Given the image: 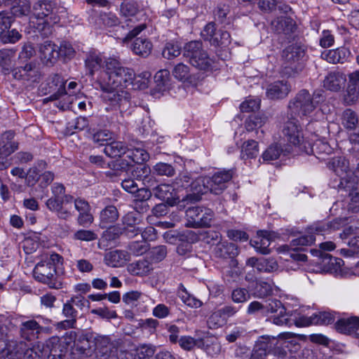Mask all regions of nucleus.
Segmentation results:
<instances>
[{
	"mask_svg": "<svg viewBox=\"0 0 359 359\" xmlns=\"http://www.w3.org/2000/svg\"><path fill=\"white\" fill-rule=\"evenodd\" d=\"M341 125L348 131L359 124V116L351 109H345L341 114Z\"/></svg>",
	"mask_w": 359,
	"mask_h": 359,
	"instance_id": "obj_43",
	"label": "nucleus"
},
{
	"mask_svg": "<svg viewBox=\"0 0 359 359\" xmlns=\"http://www.w3.org/2000/svg\"><path fill=\"white\" fill-rule=\"evenodd\" d=\"M128 147L120 141H113L105 144L104 152L111 158L120 157L126 154Z\"/></svg>",
	"mask_w": 359,
	"mask_h": 359,
	"instance_id": "obj_40",
	"label": "nucleus"
},
{
	"mask_svg": "<svg viewBox=\"0 0 359 359\" xmlns=\"http://www.w3.org/2000/svg\"><path fill=\"white\" fill-rule=\"evenodd\" d=\"M41 60L46 65H53L58 60L57 46L50 41H46L39 46Z\"/></svg>",
	"mask_w": 359,
	"mask_h": 359,
	"instance_id": "obj_22",
	"label": "nucleus"
},
{
	"mask_svg": "<svg viewBox=\"0 0 359 359\" xmlns=\"http://www.w3.org/2000/svg\"><path fill=\"white\" fill-rule=\"evenodd\" d=\"M226 321L219 310L213 312L207 320L208 328L214 330L222 327Z\"/></svg>",
	"mask_w": 359,
	"mask_h": 359,
	"instance_id": "obj_59",
	"label": "nucleus"
},
{
	"mask_svg": "<svg viewBox=\"0 0 359 359\" xmlns=\"http://www.w3.org/2000/svg\"><path fill=\"white\" fill-rule=\"evenodd\" d=\"M0 359H33L32 351L23 342L6 346L0 341Z\"/></svg>",
	"mask_w": 359,
	"mask_h": 359,
	"instance_id": "obj_12",
	"label": "nucleus"
},
{
	"mask_svg": "<svg viewBox=\"0 0 359 359\" xmlns=\"http://www.w3.org/2000/svg\"><path fill=\"white\" fill-rule=\"evenodd\" d=\"M271 29L278 34H290L292 32L295 28V23L291 18L278 17L274 19L271 23Z\"/></svg>",
	"mask_w": 359,
	"mask_h": 359,
	"instance_id": "obj_29",
	"label": "nucleus"
},
{
	"mask_svg": "<svg viewBox=\"0 0 359 359\" xmlns=\"http://www.w3.org/2000/svg\"><path fill=\"white\" fill-rule=\"evenodd\" d=\"M359 88V69L348 74L347 91L353 98L358 97Z\"/></svg>",
	"mask_w": 359,
	"mask_h": 359,
	"instance_id": "obj_50",
	"label": "nucleus"
},
{
	"mask_svg": "<svg viewBox=\"0 0 359 359\" xmlns=\"http://www.w3.org/2000/svg\"><path fill=\"white\" fill-rule=\"evenodd\" d=\"M283 138L287 142V146H297L304 141V135L301 126L294 117L287 116V120L284 123L282 130Z\"/></svg>",
	"mask_w": 359,
	"mask_h": 359,
	"instance_id": "obj_11",
	"label": "nucleus"
},
{
	"mask_svg": "<svg viewBox=\"0 0 359 359\" xmlns=\"http://www.w3.org/2000/svg\"><path fill=\"white\" fill-rule=\"evenodd\" d=\"M177 296L184 304L191 308L198 309L203 305L202 302L190 294L182 284H180L178 287Z\"/></svg>",
	"mask_w": 359,
	"mask_h": 359,
	"instance_id": "obj_39",
	"label": "nucleus"
},
{
	"mask_svg": "<svg viewBox=\"0 0 359 359\" xmlns=\"http://www.w3.org/2000/svg\"><path fill=\"white\" fill-rule=\"evenodd\" d=\"M153 45L146 38H137L133 44V51L138 55L147 57L151 52Z\"/></svg>",
	"mask_w": 359,
	"mask_h": 359,
	"instance_id": "obj_41",
	"label": "nucleus"
},
{
	"mask_svg": "<svg viewBox=\"0 0 359 359\" xmlns=\"http://www.w3.org/2000/svg\"><path fill=\"white\" fill-rule=\"evenodd\" d=\"M215 35L211 45L215 46H227L231 43V35L227 31L219 29Z\"/></svg>",
	"mask_w": 359,
	"mask_h": 359,
	"instance_id": "obj_63",
	"label": "nucleus"
},
{
	"mask_svg": "<svg viewBox=\"0 0 359 359\" xmlns=\"http://www.w3.org/2000/svg\"><path fill=\"white\" fill-rule=\"evenodd\" d=\"M338 332L359 337V318L353 316L338 320L335 324Z\"/></svg>",
	"mask_w": 359,
	"mask_h": 359,
	"instance_id": "obj_21",
	"label": "nucleus"
},
{
	"mask_svg": "<svg viewBox=\"0 0 359 359\" xmlns=\"http://www.w3.org/2000/svg\"><path fill=\"white\" fill-rule=\"evenodd\" d=\"M189 191L186 196L182 199V203L189 201L190 203L197 202L201 200V195L210 191L208 177H200L191 181Z\"/></svg>",
	"mask_w": 359,
	"mask_h": 359,
	"instance_id": "obj_15",
	"label": "nucleus"
},
{
	"mask_svg": "<svg viewBox=\"0 0 359 359\" xmlns=\"http://www.w3.org/2000/svg\"><path fill=\"white\" fill-rule=\"evenodd\" d=\"M50 88H57V91L47 98L48 100H55L66 94L65 81L57 74L50 75L48 83Z\"/></svg>",
	"mask_w": 359,
	"mask_h": 359,
	"instance_id": "obj_34",
	"label": "nucleus"
},
{
	"mask_svg": "<svg viewBox=\"0 0 359 359\" xmlns=\"http://www.w3.org/2000/svg\"><path fill=\"white\" fill-rule=\"evenodd\" d=\"M276 238L273 232L267 231H259L255 239L250 241L252 246L257 252L262 255H268L271 252L269 245L271 241Z\"/></svg>",
	"mask_w": 359,
	"mask_h": 359,
	"instance_id": "obj_19",
	"label": "nucleus"
},
{
	"mask_svg": "<svg viewBox=\"0 0 359 359\" xmlns=\"http://www.w3.org/2000/svg\"><path fill=\"white\" fill-rule=\"evenodd\" d=\"M30 12L31 6L28 0H21L20 4H16L12 7L11 13L13 17H22L28 15Z\"/></svg>",
	"mask_w": 359,
	"mask_h": 359,
	"instance_id": "obj_54",
	"label": "nucleus"
},
{
	"mask_svg": "<svg viewBox=\"0 0 359 359\" xmlns=\"http://www.w3.org/2000/svg\"><path fill=\"white\" fill-rule=\"evenodd\" d=\"M316 238L314 235L309 233L299 236L295 239L292 240L290 243V245L292 248L293 250H299L302 247L308 246L312 245Z\"/></svg>",
	"mask_w": 359,
	"mask_h": 359,
	"instance_id": "obj_51",
	"label": "nucleus"
},
{
	"mask_svg": "<svg viewBox=\"0 0 359 359\" xmlns=\"http://www.w3.org/2000/svg\"><path fill=\"white\" fill-rule=\"evenodd\" d=\"M346 57L344 49H334L322 53V58L332 64L343 63Z\"/></svg>",
	"mask_w": 359,
	"mask_h": 359,
	"instance_id": "obj_44",
	"label": "nucleus"
},
{
	"mask_svg": "<svg viewBox=\"0 0 359 359\" xmlns=\"http://www.w3.org/2000/svg\"><path fill=\"white\" fill-rule=\"evenodd\" d=\"M343 219L341 218H336L329 222H318L310 226L309 233L313 234H323L329 231L337 230L343 224Z\"/></svg>",
	"mask_w": 359,
	"mask_h": 359,
	"instance_id": "obj_28",
	"label": "nucleus"
},
{
	"mask_svg": "<svg viewBox=\"0 0 359 359\" xmlns=\"http://www.w3.org/2000/svg\"><path fill=\"white\" fill-rule=\"evenodd\" d=\"M155 353V348L151 345L143 344L135 349L133 352H126V359H145L151 357Z\"/></svg>",
	"mask_w": 359,
	"mask_h": 359,
	"instance_id": "obj_38",
	"label": "nucleus"
},
{
	"mask_svg": "<svg viewBox=\"0 0 359 359\" xmlns=\"http://www.w3.org/2000/svg\"><path fill=\"white\" fill-rule=\"evenodd\" d=\"M183 55L189 59V63L194 67L208 71L212 67V60L203 50L200 41H191L185 44Z\"/></svg>",
	"mask_w": 359,
	"mask_h": 359,
	"instance_id": "obj_7",
	"label": "nucleus"
},
{
	"mask_svg": "<svg viewBox=\"0 0 359 359\" xmlns=\"http://www.w3.org/2000/svg\"><path fill=\"white\" fill-rule=\"evenodd\" d=\"M167 255V249L166 247L164 245H159L153 248L150 250V251L148 253V255L149 256V258L151 259V261L153 262H159L162 261Z\"/></svg>",
	"mask_w": 359,
	"mask_h": 359,
	"instance_id": "obj_60",
	"label": "nucleus"
},
{
	"mask_svg": "<svg viewBox=\"0 0 359 359\" xmlns=\"http://www.w3.org/2000/svg\"><path fill=\"white\" fill-rule=\"evenodd\" d=\"M13 76L15 79L36 82L39 79V74L36 64L29 62L24 67L13 69Z\"/></svg>",
	"mask_w": 359,
	"mask_h": 359,
	"instance_id": "obj_20",
	"label": "nucleus"
},
{
	"mask_svg": "<svg viewBox=\"0 0 359 359\" xmlns=\"http://www.w3.org/2000/svg\"><path fill=\"white\" fill-rule=\"evenodd\" d=\"M93 343L95 349L98 350L103 354L111 353L113 349L116 348L114 343L107 336L97 335L94 337Z\"/></svg>",
	"mask_w": 359,
	"mask_h": 359,
	"instance_id": "obj_42",
	"label": "nucleus"
},
{
	"mask_svg": "<svg viewBox=\"0 0 359 359\" xmlns=\"http://www.w3.org/2000/svg\"><path fill=\"white\" fill-rule=\"evenodd\" d=\"M123 226H141L142 216L137 212H129L122 218Z\"/></svg>",
	"mask_w": 359,
	"mask_h": 359,
	"instance_id": "obj_58",
	"label": "nucleus"
},
{
	"mask_svg": "<svg viewBox=\"0 0 359 359\" xmlns=\"http://www.w3.org/2000/svg\"><path fill=\"white\" fill-rule=\"evenodd\" d=\"M290 90L291 87L287 81H278L269 85L266 95L271 100L283 99L287 96Z\"/></svg>",
	"mask_w": 359,
	"mask_h": 359,
	"instance_id": "obj_23",
	"label": "nucleus"
},
{
	"mask_svg": "<svg viewBox=\"0 0 359 359\" xmlns=\"http://www.w3.org/2000/svg\"><path fill=\"white\" fill-rule=\"evenodd\" d=\"M105 71L108 80L101 86L103 100L121 112L127 110L130 106V96L126 89L133 85L135 78L134 71L123 67L116 57L105 60Z\"/></svg>",
	"mask_w": 359,
	"mask_h": 359,
	"instance_id": "obj_1",
	"label": "nucleus"
},
{
	"mask_svg": "<svg viewBox=\"0 0 359 359\" xmlns=\"http://www.w3.org/2000/svg\"><path fill=\"white\" fill-rule=\"evenodd\" d=\"M62 257L57 253L43 255L41 261L36 264L34 269V279L48 285L50 288H61V282L57 280L56 266L62 262Z\"/></svg>",
	"mask_w": 359,
	"mask_h": 359,
	"instance_id": "obj_3",
	"label": "nucleus"
},
{
	"mask_svg": "<svg viewBox=\"0 0 359 359\" xmlns=\"http://www.w3.org/2000/svg\"><path fill=\"white\" fill-rule=\"evenodd\" d=\"M72 238L76 241L90 242L97 239V235L91 230L79 229L76 231Z\"/></svg>",
	"mask_w": 359,
	"mask_h": 359,
	"instance_id": "obj_56",
	"label": "nucleus"
},
{
	"mask_svg": "<svg viewBox=\"0 0 359 359\" xmlns=\"http://www.w3.org/2000/svg\"><path fill=\"white\" fill-rule=\"evenodd\" d=\"M320 98L321 95L318 93L311 95L308 90H301L288 104L289 115L306 116L311 114L321 100Z\"/></svg>",
	"mask_w": 359,
	"mask_h": 359,
	"instance_id": "obj_6",
	"label": "nucleus"
},
{
	"mask_svg": "<svg viewBox=\"0 0 359 359\" xmlns=\"http://www.w3.org/2000/svg\"><path fill=\"white\" fill-rule=\"evenodd\" d=\"M180 346L187 351H192L196 346L205 350L208 353H211L210 348L208 345H205L203 339H194L190 336H182L178 341Z\"/></svg>",
	"mask_w": 359,
	"mask_h": 359,
	"instance_id": "obj_30",
	"label": "nucleus"
},
{
	"mask_svg": "<svg viewBox=\"0 0 359 359\" xmlns=\"http://www.w3.org/2000/svg\"><path fill=\"white\" fill-rule=\"evenodd\" d=\"M154 266L151 262L147 259H139L130 264L128 266V271L134 276H144L153 271Z\"/></svg>",
	"mask_w": 359,
	"mask_h": 359,
	"instance_id": "obj_31",
	"label": "nucleus"
},
{
	"mask_svg": "<svg viewBox=\"0 0 359 359\" xmlns=\"http://www.w3.org/2000/svg\"><path fill=\"white\" fill-rule=\"evenodd\" d=\"M103 60L101 55L95 51L90 52L86 56L85 60V65L88 74L93 76L95 72L99 70L100 68L105 69V60Z\"/></svg>",
	"mask_w": 359,
	"mask_h": 359,
	"instance_id": "obj_32",
	"label": "nucleus"
},
{
	"mask_svg": "<svg viewBox=\"0 0 359 359\" xmlns=\"http://www.w3.org/2000/svg\"><path fill=\"white\" fill-rule=\"evenodd\" d=\"M88 126V120L86 117L80 116L76 118L72 122L67 123V129L70 133H74L75 130H82Z\"/></svg>",
	"mask_w": 359,
	"mask_h": 359,
	"instance_id": "obj_62",
	"label": "nucleus"
},
{
	"mask_svg": "<svg viewBox=\"0 0 359 359\" xmlns=\"http://www.w3.org/2000/svg\"><path fill=\"white\" fill-rule=\"evenodd\" d=\"M346 81V76L339 72H330L323 81V86L331 91H339L344 86Z\"/></svg>",
	"mask_w": 359,
	"mask_h": 359,
	"instance_id": "obj_24",
	"label": "nucleus"
},
{
	"mask_svg": "<svg viewBox=\"0 0 359 359\" xmlns=\"http://www.w3.org/2000/svg\"><path fill=\"white\" fill-rule=\"evenodd\" d=\"M214 254L219 258L232 259L238 255V250L235 243L219 242L214 248Z\"/></svg>",
	"mask_w": 359,
	"mask_h": 359,
	"instance_id": "obj_26",
	"label": "nucleus"
},
{
	"mask_svg": "<svg viewBox=\"0 0 359 359\" xmlns=\"http://www.w3.org/2000/svg\"><path fill=\"white\" fill-rule=\"evenodd\" d=\"M259 153L258 143L255 140H248L243 143L241 149V157L246 160L257 157Z\"/></svg>",
	"mask_w": 359,
	"mask_h": 359,
	"instance_id": "obj_45",
	"label": "nucleus"
},
{
	"mask_svg": "<svg viewBox=\"0 0 359 359\" xmlns=\"http://www.w3.org/2000/svg\"><path fill=\"white\" fill-rule=\"evenodd\" d=\"M187 226L199 228L210 225L213 212L209 208L202 207H190L186 210Z\"/></svg>",
	"mask_w": 359,
	"mask_h": 359,
	"instance_id": "obj_10",
	"label": "nucleus"
},
{
	"mask_svg": "<svg viewBox=\"0 0 359 359\" xmlns=\"http://www.w3.org/2000/svg\"><path fill=\"white\" fill-rule=\"evenodd\" d=\"M18 149V142L14 140V133L5 132L1 137L0 156L7 157Z\"/></svg>",
	"mask_w": 359,
	"mask_h": 359,
	"instance_id": "obj_25",
	"label": "nucleus"
},
{
	"mask_svg": "<svg viewBox=\"0 0 359 359\" xmlns=\"http://www.w3.org/2000/svg\"><path fill=\"white\" fill-rule=\"evenodd\" d=\"M150 168L145 164L138 165L133 171V177L138 181H142L143 184L149 183L151 179Z\"/></svg>",
	"mask_w": 359,
	"mask_h": 359,
	"instance_id": "obj_47",
	"label": "nucleus"
},
{
	"mask_svg": "<svg viewBox=\"0 0 359 359\" xmlns=\"http://www.w3.org/2000/svg\"><path fill=\"white\" fill-rule=\"evenodd\" d=\"M172 73L175 79L184 81L190 77V68L188 65L180 62L174 67Z\"/></svg>",
	"mask_w": 359,
	"mask_h": 359,
	"instance_id": "obj_52",
	"label": "nucleus"
},
{
	"mask_svg": "<svg viewBox=\"0 0 359 359\" xmlns=\"http://www.w3.org/2000/svg\"><path fill=\"white\" fill-rule=\"evenodd\" d=\"M118 217V211L116 206H107L100 213V227L102 229L107 228L109 225L114 223Z\"/></svg>",
	"mask_w": 359,
	"mask_h": 359,
	"instance_id": "obj_33",
	"label": "nucleus"
},
{
	"mask_svg": "<svg viewBox=\"0 0 359 359\" xmlns=\"http://www.w3.org/2000/svg\"><path fill=\"white\" fill-rule=\"evenodd\" d=\"M127 157L132 162L135 163L143 164L142 163L147 161L149 158V154L142 148L128 149L126 152Z\"/></svg>",
	"mask_w": 359,
	"mask_h": 359,
	"instance_id": "obj_46",
	"label": "nucleus"
},
{
	"mask_svg": "<svg viewBox=\"0 0 359 359\" xmlns=\"http://www.w3.org/2000/svg\"><path fill=\"white\" fill-rule=\"evenodd\" d=\"M99 20L100 22L107 27H117V31L119 30V20L116 14L108 12V13H102L100 15ZM120 30H123L120 29Z\"/></svg>",
	"mask_w": 359,
	"mask_h": 359,
	"instance_id": "obj_53",
	"label": "nucleus"
},
{
	"mask_svg": "<svg viewBox=\"0 0 359 359\" xmlns=\"http://www.w3.org/2000/svg\"><path fill=\"white\" fill-rule=\"evenodd\" d=\"M15 56V51L12 49H3L0 50V66L8 69L12 65V59Z\"/></svg>",
	"mask_w": 359,
	"mask_h": 359,
	"instance_id": "obj_64",
	"label": "nucleus"
},
{
	"mask_svg": "<svg viewBox=\"0 0 359 359\" xmlns=\"http://www.w3.org/2000/svg\"><path fill=\"white\" fill-rule=\"evenodd\" d=\"M231 170H221L215 172L211 177H208L210 192L219 195L227 187L228 182L231 180Z\"/></svg>",
	"mask_w": 359,
	"mask_h": 359,
	"instance_id": "obj_16",
	"label": "nucleus"
},
{
	"mask_svg": "<svg viewBox=\"0 0 359 359\" xmlns=\"http://www.w3.org/2000/svg\"><path fill=\"white\" fill-rule=\"evenodd\" d=\"M120 11L121 15L126 18V20L121 27H118V29H123V33L121 36H117V38L126 42L137 36L146 28V25L137 23L138 16L141 13L136 2L123 1L121 5Z\"/></svg>",
	"mask_w": 359,
	"mask_h": 359,
	"instance_id": "obj_4",
	"label": "nucleus"
},
{
	"mask_svg": "<svg viewBox=\"0 0 359 359\" xmlns=\"http://www.w3.org/2000/svg\"><path fill=\"white\" fill-rule=\"evenodd\" d=\"M60 21L54 0H37L33 5L30 23L42 36H50Z\"/></svg>",
	"mask_w": 359,
	"mask_h": 359,
	"instance_id": "obj_2",
	"label": "nucleus"
},
{
	"mask_svg": "<svg viewBox=\"0 0 359 359\" xmlns=\"http://www.w3.org/2000/svg\"><path fill=\"white\" fill-rule=\"evenodd\" d=\"M153 195L171 206L182 202L175 189L172 185L167 184H161L154 187Z\"/></svg>",
	"mask_w": 359,
	"mask_h": 359,
	"instance_id": "obj_17",
	"label": "nucleus"
},
{
	"mask_svg": "<svg viewBox=\"0 0 359 359\" xmlns=\"http://www.w3.org/2000/svg\"><path fill=\"white\" fill-rule=\"evenodd\" d=\"M154 172L161 176L172 177L175 174L173 166L166 163H158L154 166Z\"/></svg>",
	"mask_w": 359,
	"mask_h": 359,
	"instance_id": "obj_61",
	"label": "nucleus"
},
{
	"mask_svg": "<svg viewBox=\"0 0 359 359\" xmlns=\"http://www.w3.org/2000/svg\"><path fill=\"white\" fill-rule=\"evenodd\" d=\"M267 121V117L263 114L250 115L245 121V128L248 131H253L262 127Z\"/></svg>",
	"mask_w": 359,
	"mask_h": 359,
	"instance_id": "obj_48",
	"label": "nucleus"
},
{
	"mask_svg": "<svg viewBox=\"0 0 359 359\" xmlns=\"http://www.w3.org/2000/svg\"><path fill=\"white\" fill-rule=\"evenodd\" d=\"M334 318L330 312H318L313 313L310 317H304V325H328L333 323Z\"/></svg>",
	"mask_w": 359,
	"mask_h": 359,
	"instance_id": "obj_37",
	"label": "nucleus"
},
{
	"mask_svg": "<svg viewBox=\"0 0 359 359\" xmlns=\"http://www.w3.org/2000/svg\"><path fill=\"white\" fill-rule=\"evenodd\" d=\"M41 330L42 327L36 320H27L21 324L20 335L27 341H32L38 338Z\"/></svg>",
	"mask_w": 359,
	"mask_h": 359,
	"instance_id": "obj_27",
	"label": "nucleus"
},
{
	"mask_svg": "<svg viewBox=\"0 0 359 359\" xmlns=\"http://www.w3.org/2000/svg\"><path fill=\"white\" fill-rule=\"evenodd\" d=\"M278 313L273 318V322L277 325H287L291 324L290 315L286 312L282 302L276 299H269L264 303V314Z\"/></svg>",
	"mask_w": 359,
	"mask_h": 359,
	"instance_id": "obj_13",
	"label": "nucleus"
},
{
	"mask_svg": "<svg viewBox=\"0 0 359 359\" xmlns=\"http://www.w3.org/2000/svg\"><path fill=\"white\" fill-rule=\"evenodd\" d=\"M291 152L290 146H285L283 147L280 144H271L269 147L262 154L264 161H269L278 159L280 155L288 154Z\"/></svg>",
	"mask_w": 359,
	"mask_h": 359,
	"instance_id": "obj_36",
	"label": "nucleus"
},
{
	"mask_svg": "<svg viewBox=\"0 0 359 359\" xmlns=\"http://www.w3.org/2000/svg\"><path fill=\"white\" fill-rule=\"evenodd\" d=\"M32 358L34 355L40 358H48V359H62L67 352V345L62 344L58 337H52L46 341V344H37L32 348Z\"/></svg>",
	"mask_w": 359,
	"mask_h": 359,
	"instance_id": "obj_8",
	"label": "nucleus"
},
{
	"mask_svg": "<svg viewBox=\"0 0 359 359\" xmlns=\"http://www.w3.org/2000/svg\"><path fill=\"white\" fill-rule=\"evenodd\" d=\"M328 167L332 170L339 177L340 182L346 183L347 180H351L356 175L354 172L349 169V162L344 157H334L328 163Z\"/></svg>",
	"mask_w": 359,
	"mask_h": 359,
	"instance_id": "obj_14",
	"label": "nucleus"
},
{
	"mask_svg": "<svg viewBox=\"0 0 359 359\" xmlns=\"http://www.w3.org/2000/svg\"><path fill=\"white\" fill-rule=\"evenodd\" d=\"M346 183L340 182L337 184L339 189H344L348 191V196L352 203H359V182L358 177L355 176L351 180H347Z\"/></svg>",
	"mask_w": 359,
	"mask_h": 359,
	"instance_id": "obj_35",
	"label": "nucleus"
},
{
	"mask_svg": "<svg viewBox=\"0 0 359 359\" xmlns=\"http://www.w3.org/2000/svg\"><path fill=\"white\" fill-rule=\"evenodd\" d=\"M278 268L277 262L273 258H262L257 266L259 272L271 273L276 271Z\"/></svg>",
	"mask_w": 359,
	"mask_h": 359,
	"instance_id": "obj_55",
	"label": "nucleus"
},
{
	"mask_svg": "<svg viewBox=\"0 0 359 359\" xmlns=\"http://www.w3.org/2000/svg\"><path fill=\"white\" fill-rule=\"evenodd\" d=\"M58 59L61 58L64 61L70 60L74 57L76 50L72 45L67 41H62L57 46Z\"/></svg>",
	"mask_w": 359,
	"mask_h": 359,
	"instance_id": "obj_49",
	"label": "nucleus"
},
{
	"mask_svg": "<svg viewBox=\"0 0 359 359\" xmlns=\"http://www.w3.org/2000/svg\"><path fill=\"white\" fill-rule=\"evenodd\" d=\"M76 210L79 212L77 223L80 226H87L94 221V217L90 212V205L88 202L81 198H74L73 202Z\"/></svg>",
	"mask_w": 359,
	"mask_h": 359,
	"instance_id": "obj_18",
	"label": "nucleus"
},
{
	"mask_svg": "<svg viewBox=\"0 0 359 359\" xmlns=\"http://www.w3.org/2000/svg\"><path fill=\"white\" fill-rule=\"evenodd\" d=\"M304 50L299 46L292 44L286 47L282 54L285 69L297 73L303 69Z\"/></svg>",
	"mask_w": 359,
	"mask_h": 359,
	"instance_id": "obj_9",
	"label": "nucleus"
},
{
	"mask_svg": "<svg viewBox=\"0 0 359 359\" xmlns=\"http://www.w3.org/2000/svg\"><path fill=\"white\" fill-rule=\"evenodd\" d=\"M53 196L46 202L47 208L57 213L58 218L67 220L72 215L68 205H71L74 201V197L69 194H65V187L62 184L54 183L51 187Z\"/></svg>",
	"mask_w": 359,
	"mask_h": 359,
	"instance_id": "obj_5",
	"label": "nucleus"
},
{
	"mask_svg": "<svg viewBox=\"0 0 359 359\" xmlns=\"http://www.w3.org/2000/svg\"><path fill=\"white\" fill-rule=\"evenodd\" d=\"M180 53L181 47L174 43H167L162 51L163 57L168 60H172L179 56Z\"/></svg>",
	"mask_w": 359,
	"mask_h": 359,
	"instance_id": "obj_57",
	"label": "nucleus"
}]
</instances>
